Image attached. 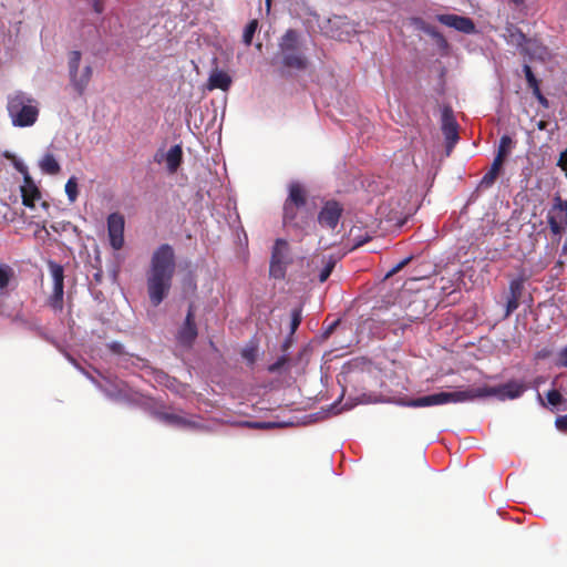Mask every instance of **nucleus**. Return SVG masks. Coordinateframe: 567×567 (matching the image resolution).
Returning <instances> with one entry per match:
<instances>
[{"label": "nucleus", "instance_id": "1", "mask_svg": "<svg viewBox=\"0 0 567 567\" xmlns=\"http://www.w3.org/2000/svg\"><path fill=\"white\" fill-rule=\"evenodd\" d=\"M525 390L526 385L523 382L513 380L497 386H476L468 388L463 391L432 393L410 400L405 402L404 405L411 408H425L443 405L447 403L473 401L475 399L487 396H496L502 401L515 400L522 396Z\"/></svg>", "mask_w": 567, "mask_h": 567}, {"label": "nucleus", "instance_id": "2", "mask_svg": "<svg viewBox=\"0 0 567 567\" xmlns=\"http://www.w3.org/2000/svg\"><path fill=\"white\" fill-rule=\"evenodd\" d=\"M175 252L171 245L163 244L154 250L146 274L151 303L157 307L167 297L175 274Z\"/></svg>", "mask_w": 567, "mask_h": 567}, {"label": "nucleus", "instance_id": "3", "mask_svg": "<svg viewBox=\"0 0 567 567\" xmlns=\"http://www.w3.org/2000/svg\"><path fill=\"white\" fill-rule=\"evenodd\" d=\"M7 107L14 126H31L35 123L39 115L37 101L30 94L21 91L9 95Z\"/></svg>", "mask_w": 567, "mask_h": 567}, {"label": "nucleus", "instance_id": "4", "mask_svg": "<svg viewBox=\"0 0 567 567\" xmlns=\"http://www.w3.org/2000/svg\"><path fill=\"white\" fill-rule=\"evenodd\" d=\"M68 69L72 86L79 94H82L93 74L92 62L87 59L84 60L82 53L74 50L68 55Z\"/></svg>", "mask_w": 567, "mask_h": 567}, {"label": "nucleus", "instance_id": "5", "mask_svg": "<svg viewBox=\"0 0 567 567\" xmlns=\"http://www.w3.org/2000/svg\"><path fill=\"white\" fill-rule=\"evenodd\" d=\"M87 377L110 400L118 403H138L140 394L133 391L125 382L117 379L103 378L102 381Z\"/></svg>", "mask_w": 567, "mask_h": 567}, {"label": "nucleus", "instance_id": "6", "mask_svg": "<svg viewBox=\"0 0 567 567\" xmlns=\"http://www.w3.org/2000/svg\"><path fill=\"white\" fill-rule=\"evenodd\" d=\"M547 223L555 236H560L567 228V200L559 195L554 197L553 205L547 212Z\"/></svg>", "mask_w": 567, "mask_h": 567}, {"label": "nucleus", "instance_id": "7", "mask_svg": "<svg viewBox=\"0 0 567 567\" xmlns=\"http://www.w3.org/2000/svg\"><path fill=\"white\" fill-rule=\"evenodd\" d=\"M156 417L169 426L185 430H200L203 424L199 417L189 416L186 414H179L168 411L156 412Z\"/></svg>", "mask_w": 567, "mask_h": 567}, {"label": "nucleus", "instance_id": "8", "mask_svg": "<svg viewBox=\"0 0 567 567\" xmlns=\"http://www.w3.org/2000/svg\"><path fill=\"white\" fill-rule=\"evenodd\" d=\"M48 268L53 280L51 305L55 309H61L64 295V269L61 265L53 260L48 261Z\"/></svg>", "mask_w": 567, "mask_h": 567}, {"label": "nucleus", "instance_id": "9", "mask_svg": "<svg viewBox=\"0 0 567 567\" xmlns=\"http://www.w3.org/2000/svg\"><path fill=\"white\" fill-rule=\"evenodd\" d=\"M198 331L194 319L193 307L189 306L185 321L178 328L176 333V340L179 347L189 349L194 344L197 338Z\"/></svg>", "mask_w": 567, "mask_h": 567}, {"label": "nucleus", "instance_id": "10", "mask_svg": "<svg viewBox=\"0 0 567 567\" xmlns=\"http://www.w3.org/2000/svg\"><path fill=\"white\" fill-rule=\"evenodd\" d=\"M124 217L118 213H112L107 217V233L113 249L118 250L124 245Z\"/></svg>", "mask_w": 567, "mask_h": 567}, {"label": "nucleus", "instance_id": "11", "mask_svg": "<svg viewBox=\"0 0 567 567\" xmlns=\"http://www.w3.org/2000/svg\"><path fill=\"white\" fill-rule=\"evenodd\" d=\"M183 151L179 144H174L168 151L158 150L154 159L164 164L169 173H175L182 162Z\"/></svg>", "mask_w": 567, "mask_h": 567}, {"label": "nucleus", "instance_id": "12", "mask_svg": "<svg viewBox=\"0 0 567 567\" xmlns=\"http://www.w3.org/2000/svg\"><path fill=\"white\" fill-rule=\"evenodd\" d=\"M342 207L337 202H327L319 213L318 221L322 227L334 229L340 220Z\"/></svg>", "mask_w": 567, "mask_h": 567}, {"label": "nucleus", "instance_id": "13", "mask_svg": "<svg viewBox=\"0 0 567 567\" xmlns=\"http://www.w3.org/2000/svg\"><path fill=\"white\" fill-rule=\"evenodd\" d=\"M441 128L445 137V142L458 141V124L453 115V111L449 106H444L442 109Z\"/></svg>", "mask_w": 567, "mask_h": 567}, {"label": "nucleus", "instance_id": "14", "mask_svg": "<svg viewBox=\"0 0 567 567\" xmlns=\"http://www.w3.org/2000/svg\"><path fill=\"white\" fill-rule=\"evenodd\" d=\"M437 20L442 24L453 28L466 34H471L475 31L474 22L466 17H461L456 14H440L437 16Z\"/></svg>", "mask_w": 567, "mask_h": 567}, {"label": "nucleus", "instance_id": "15", "mask_svg": "<svg viewBox=\"0 0 567 567\" xmlns=\"http://www.w3.org/2000/svg\"><path fill=\"white\" fill-rule=\"evenodd\" d=\"M288 207L293 205L299 208H306V190L298 182H291L288 185V197L286 202Z\"/></svg>", "mask_w": 567, "mask_h": 567}, {"label": "nucleus", "instance_id": "16", "mask_svg": "<svg viewBox=\"0 0 567 567\" xmlns=\"http://www.w3.org/2000/svg\"><path fill=\"white\" fill-rule=\"evenodd\" d=\"M22 204L27 207L33 208L34 202L40 198V192L32 179L27 175L24 183L21 186Z\"/></svg>", "mask_w": 567, "mask_h": 567}, {"label": "nucleus", "instance_id": "17", "mask_svg": "<svg viewBox=\"0 0 567 567\" xmlns=\"http://www.w3.org/2000/svg\"><path fill=\"white\" fill-rule=\"evenodd\" d=\"M282 54V64L289 69L303 70L307 66V60L299 50L285 51Z\"/></svg>", "mask_w": 567, "mask_h": 567}, {"label": "nucleus", "instance_id": "18", "mask_svg": "<svg viewBox=\"0 0 567 567\" xmlns=\"http://www.w3.org/2000/svg\"><path fill=\"white\" fill-rule=\"evenodd\" d=\"M231 84V78L224 71L215 70L208 79V87L210 90L220 89L227 91Z\"/></svg>", "mask_w": 567, "mask_h": 567}, {"label": "nucleus", "instance_id": "19", "mask_svg": "<svg viewBox=\"0 0 567 567\" xmlns=\"http://www.w3.org/2000/svg\"><path fill=\"white\" fill-rule=\"evenodd\" d=\"M16 272L13 268L7 264H0V298L9 292V286L14 279Z\"/></svg>", "mask_w": 567, "mask_h": 567}, {"label": "nucleus", "instance_id": "20", "mask_svg": "<svg viewBox=\"0 0 567 567\" xmlns=\"http://www.w3.org/2000/svg\"><path fill=\"white\" fill-rule=\"evenodd\" d=\"M503 163L499 159H494L488 172L482 177L478 188L487 189L489 188L496 181L499 175Z\"/></svg>", "mask_w": 567, "mask_h": 567}, {"label": "nucleus", "instance_id": "21", "mask_svg": "<svg viewBox=\"0 0 567 567\" xmlns=\"http://www.w3.org/2000/svg\"><path fill=\"white\" fill-rule=\"evenodd\" d=\"M300 49L299 35L295 30H288L280 41V50L285 51H293Z\"/></svg>", "mask_w": 567, "mask_h": 567}, {"label": "nucleus", "instance_id": "22", "mask_svg": "<svg viewBox=\"0 0 567 567\" xmlns=\"http://www.w3.org/2000/svg\"><path fill=\"white\" fill-rule=\"evenodd\" d=\"M306 208H299L297 206H289L284 204V223L285 225L299 226V217L303 214Z\"/></svg>", "mask_w": 567, "mask_h": 567}, {"label": "nucleus", "instance_id": "23", "mask_svg": "<svg viewBox=\"0 0 567 567\" xmlns=\"http://www.w3.org/2000/svg\"><path fill=\"white\" fill-rule=\"evenodd\" d=\"M39 166L42 173L48 175H55L60 172L61 167L52 154H45L40 161Z\"/></svg>", "mask_w": 567, "mask_h": 567}, {"label": "nucleus", "instance_id": "24", "mask_svg": "<svg viewBox=\"0 0 567 567\" xmlns=\"http://www.w3.org/2000/svg\"><path fill=\"white\" fill-rule=\"evenodd\" d=\"M289 257V246L285 239H277L271 254V260H279L287 262Z\"/></svg>", "mask_w": 567, "mask_h": 567}, {"label": "nucleus", "instance_id": "25", "mask_svg": "<svg viewBox=\"0 0 567 567\" xmlns=\"http://www.w3.org/2000/svg\"><path fill=\"white\" fill-rule=\"evenodd\" d=\"M105 351L117 357L116 364L124 365L130 360L128 354L124 351L120 342H111L105 344Z\"/></svg>", "mask_w": 567, "mask_h": 567}, {"label": "nucleus", "instance_id": "26", "mask_svg": "<svg viewBox=\"0 0 567 567\" xmlns=\"http://www.w3.org/2000/svg\"><path fill=\"white\" fill-rule=\"evenodd\" d=\"M320 262L323 265V268L319 272V281L324 282L336 266V259L332 256H329L328 258L322 256L320 258Z\"/></svg>", "mask_w": 567, "mask_h": 567}, {"label": "nucleus", "instance_id": "27", "mask_svg": "<svg viewBox=\"0 0 567 567\" xmlns=\"http://www.w3.org/2000/svg\"><path fill=\"white\" fill-rule=\"evenodd\" d=\"M65 194L70 203H74L78 198V182L74 176L70 177L65 184Z\"/></svg>", "mask_w": 567, "mask_h": 567}, {"label": "nucleus", "instance_id": "28", "mask_svg": "<svg viewBox=\"0 0 567 567\" xmlns=\"http://www.w3.org/2000/svg\"><path fill=\"white\" fill-rule=\"evenodd\" d=\"M528 53L536 55L538 59L544 60L547 55V49L542 45H536L534 42H528L527 49Z\"/></svg>", "mask_w": 567, "mask_h": 567}, {"label": "nucleus", "instance_id": "29", "mask_svg": "<svg viewBox=\"0 0 567 567\" xmlns=\"http://www.w3.org/2000/svg\"><path fill=\"white\" fill-rule=\"evenodd\" d=\"M286 262L279 260H271L270 262V275L275 278H282L285 275Z\"/></svg>", "mask_w": 567, "mask_h": 567}, {"label": "nucleus", "instance_id": "30", "mask_svg": "<svg viewBox=\"0 0 567 567\" xmlns=\"http://www.w3.org/2000/svg\"><path fill=\"white\" fill-rule=\"evenodd\" d=\"M523 291V280L517 278L509 282V296L520 298Z\"/></svg>", "mask_w": 567, "mask_h": 567}, {"label": "nucleus", "instance_id": "31", "mask_svg": "<svg viewBox=\"0 0 567 567\" xmlns=\"http://www.w3.org/2000/svg\"><path fill=\"white\" fill-rule=\"evenodd\" d=\"M524 73L529 87L534 89L535 92H538V83L529 65H524Z\"/></svg>", "mask_w": 567, "mask_h": 567}, {"label": "nucleus", "instance_id": "32", "mask_svg": "<svg viewBox=\"0 0 567 567\" xmlns=\"http://www.w3.org/2000/svg\"><path fill=\"white\" fill-rule=\"evenodd\" d=\"M257 29V21L254 20L251 21L245 29L244 31V42L249 45L251 43V40H252V37H254V33Z\"/></svg>", "mask_w": 567, "mask_h": 567}, {"label": "nucleus", "instance_id": "33", "mask_svg": "<svg viewBox=\"0 0 567 567\" xmlns=\"http://www.w3.org/2000/svg\"><path fill=\"white\" fill-rule=\"evenodd\" d=\"M547 401L550 405L557 406L563 400V395L557 390H550L546 394Z\"/></svg>", "mask_w": 567, "mask_h": 567}, {"label": "nucleus", "instance_id": "34", "mask_svg": "<svg viewBox=\"0 0 567 567\" xmlns=\"http://www.w3.org/2000/svg\"><path fill=\"white\" fill-rule=\"evenodd\" d=\"M519 306V298L508 297L506 302V311L505 317H508L512 312H514Z\"/></svg>", "mask_w": 567, "mask_h": 567}, {"label": "nucleus", "instance_id": "35", "mask_svg": "<svg viewBox=\"0 0 567 567\" xmlns=\"http://www.w3.org/2000/svg\"><path fill=\"white\" fill-rule=\"evenodd\" d=\"M511 145L512 144H499V147H498V151H497V154L495 156L494 159H499L501 163L504 162L505 157L509 154L511 152Z\"/></svg>", "mask_w": 567, "mask_h": 567}, {"label": "nucleus", "instance_id": "36", "mask_svg": "<svg viewBox=\"0 0 567 567\" xmlns=\"http://www.w3.org/2000/svg\"><path fill=\"white\" fill-rule=\"evenodd\" d=\"M555 364L560 368H567V347L558 351Z\"/></svg>", "mask_w": 567, "mask_h": 567}, {"label": "nucleus", "instance_id": "37", "mask_svg": "<svg viewBox=\"0 0 567 567\" xmlns=\"http://www.w3.org/2000/svg\"><path fill=\"white\" fill-rule=\"evenodd\" d=\"M509 33H511V37L513 38L512 42H515L517 45H522L523 42L525 41V35L518 31V30H515V29H508Z\"/></svg>", "mask_w": 567, "mask_h": 567}, {"label": "nucleus", "instance_id": "38", "mask_svg": "<svg viewBox=\"0 0 567 567\" xmlns=\"http://www.w3.org/2000/svg\"><path fill=\"white\" fill-rule=\"evenodd\" d=\"M557 164L565 172L566 177H567V148L560 153Z\"/></svg>", "mask_w": 567, "mask_h": 567}, {"label": "nucleus", "instance_id": "39", "mask_svg": "<svg viewBox=\"0 0 567 567\" xmlns=\"http://www.w3.org/2000/svg\"><path fill=\"white\" fill-rule=\"evenodd\" d=\"M385 210H386V207L385 206H381L379 208V215L380 216H384L389 221H394V220L399 219V215L396 213H394V214H385Z\"/></svg>", "mask_w": 567, "mask_h": 567}, {"label": "nucleus", "instance_id": "40", "mask_svg": "<svg viewBox=\"0 0 567 567\" xmlns=\"http://www.w3.org/2000/svg\"><path fill=\"white\" fill-rule=\"evenodd\" d=\"M249 425L256 429H270L277 426L278 424L272 422H252L249 423Z\"/></svg>", "mask_w": 567, "mask_h": 567}, {"label": "nucleus", "instance_id": "41", "mask_svg": "<svg viewBox=\"0 0 567 567\" xmlns=\"http://www.w3.org/2000/svg\"><path fill=\"white\" fill-rule=\"evenodd\" d=\"M558 430L566 431L567 430V414L564 416H558L555 422Z\"/></svg>", "mask_w": 567, "mask_h": 567}, {"label": "nucleus", "instance_id": "42", "mask_svg": "<svg viewBox=\"0 0 567 567\" xmlns=\"http://www.w3.org/2000/svg\"><path fill=\"white\" fill-rule=\"evenodd\" d=\"M301 318L299 311H293L291 320V330L295 331L300 324Z\"/></svg>", "mask_w": 567, "mask_h": 567}, {"label": "nucleus", "instance_id": "43", "mask_svg": "<svg viewBox=\"0 0 567 567\" xmlns=\"http://www.w3.org/2000/svg\"><path fill=\"white\" fill-rule=\"evenodd\" d=\"M157 381L161 382V383H165L167 386L171 385V383L173 382L169 377L163 372L158 373L157 375Z\"/></svg>", "mask_w": 567, "mask_h": 567}, {"label": "nucleus", "instance_id": "44", "mask_svg": "<svg viewBox=\"0 0 567 567\" xmlns=\"http://www.w3.org/2000/svg\"><path fill=\"white\" fill-rule=\"evenodd\" d=\"M351 408H352V405H350V406L343 405L342 408H340V409H339V408L337 406V404H333V405L331 406V411H332V413H333V414H338V413H340L342 410H349V409H351Z\"/></svg>", "mask_w": 567, "mask_h": 567}, {"label": "nucleus", "instance_id": "45", "mask_svg": "<svg viewBox=\"0 0 567 567\" xmlns=\"http://www.w3.org/2000/svg\"><path fill=\"white\" fill-rule=\"evenodd\" d=\"M93 4V9L96 13H101L102 12V4L100 3L99 0H90Z\"/></svg>", "mask_w": 567, "mask_h": 567}, {"label": "nucleus", "instance_id": "46", "mask_svg": "<svg viewBox=\"0 0 567 567\" xmlns=\"http://www.w3.org/2000/svg\"><path fill=\"white\" fill-rule=\"evenodd\" d=\"M410 257L409 258H405L404 260H402L401 262H399L394 268H393V272L394 271H398L399 269H401L403 266H405L409 261H410Z\"/></svg>", "mask_w": 567, "mask_h": 567}, {"label": "nucleus", "instance_id": "47", "mask_svg": "<svg viewBox=\"0 0 567 567\" xmlns=\"http://www.w3.org/2000/svg\"><path fill=\"white\" fill-rule=\"evenodd\" d=\"M453 146H454V144H446V152H445L446 156H449L451 154Z\"/></svg>", "mask_w": 567, "mask_h": 567}, {"label": "nucleus", "instance_id": "48", "mask_svg": "<svg viewBox=\"0 0 567 567\" xmlns=\"http://www.w3.org/2000/svg\"><path fill=\"white\" fill-rule=\"evenodd\" d=\"M561 254L567 256V237H566V240H565V243H564V245L561 247Z\"/></svg>", "mask_w": 567, "mask_h": 567}, {"label": "nucleus", "instance_id": "49", "mask_svg": "<svg viewBox=\"0 0 567 567\" xmlns=\"http://www.w3.org/2000/svg\"><path fill=\"white\" fill-rule=\"evenodd\" d=\"M499 142H502V143L512 142V140L508 136L504 135V136L501 137Z\"/></svg>", "mask_w": 567, "mask_h": 567}, {"label": "nucleus", "instance_id": "50", "mask_svg": "<svg viewBox=\"0 0 567 567\" xmlns=\"http://www.w3.org/2000/svg\"><path fill=\"white\" fill-rule=\"evenodd\" d=\"M512 1H513L514 3H516V4H520V3H523V2H524V0H512Z\"/></svg>", "mask_w": 567, "mask_h": 567}, {"label": "nucleus", "instance_id": "51", "mask_svg": "<svg viewBox=\"0 0 567 567\" xmlns=\"http://www.w3.org/2000/svg\"><path fill=\"white\" fill-rule=\"evenodd\" d=\"M42 206H43L44 208H47V207H49V204L44 202V203H42Z\"/></svg>", "mask_w": 567, "mask_h": 567}, {"label": "nucleus", "instance_id": "52", "mask_svg": "<svg viewBox=\"0 0 567 567\" xmlns=\"http://www.w3.org/2000/svg\"><path fill=\"white\" fill-rule=\"evenodd\" d=\"M538 400L543 403L542 395L538 393Z\"/></svg>", "mask_w": 567, "mask_h": 567}, {"label": "nucleus", "instance_id": "53", "mask_svg": "<svg viewBox=\"0 0 567 567\" xmlns=\"http://www.w3.org/2000/svg\"><path fill=\"white\" fill-rule=\"evenodd\" d=\"M426 32L429 33H432V30L429 28V29H425Z\"/></svg>", "mask_w": 567, "mask_h": 567}, {"label": "nucleus", "instance_id": "54", "mask_svg": "<svg viewBox=\"0 0 567 567\" xmlns=\"http://www.w3.org/2000/svg\"><path fill=\"white\" fill-rule=\"evenodd\" d=\"M267 6H268V7L270 6V0H267Z\"/></svg>", "mask_w": 567, "mask_h": 567}]
</instances>
